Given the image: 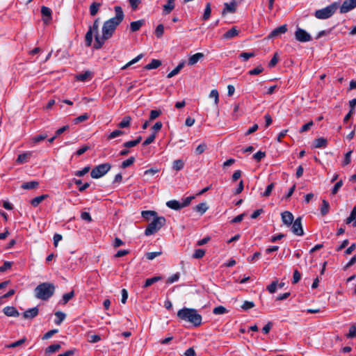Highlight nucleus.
<instances>
[{
    "mask_svg": "<svg viewBox=\"0 0 356 356\" xmlns=\"http://www.w3.org/2000/svg\"><path fill=\"white\" fill-rule=\"evenodd\" d=\"M161 112L157 110H152L149 113V121L154 120L161 115Z\"/></svg>",
    "mask_w": 356,
    "mask_h": 356,
    "instance_id": "obj_64",
    "label": "nucleus"
},
{
    "mask_svg": "<svg viewBox=\"0 0 356 356\" xmlns=\"http://www.w3.org/2000/svg\"><path fill=\"white\" fill-rule=\"evenodd\" d=\"M275 184L274 183H271L267 186L265 191L261 193V195L264 197H268L271 194L273 189L274 188Z\"/></svg>",
    "mask_w": 356,
    "mask_h": 356,
    "instance_id": "obj_45",
    "label": "nucleus"
},
{
    "mask_svg": "<svg viewBox=\"0 0 356 356\" xmlns=\"http://www.w3.org/2000/svg\"><path fill=\"white\" fill-rule=\"evenodd\" d=\"M102 6V2L98 1H93L89 8L90 10V14L91 16H95L97 13H98L99 8Z\"/></svg>",
    "mask_w": 356,
    "mask_h": 356,
    "instance_id": "obj_16",
    "label": "nucleus"
},
{
    "mask_svg": "<svg viewBox=\"0 0 356 356\" xmlns=\"http://www.w3.org/2000/svg\"><path fill=\"white\" fill-rule=\"evenodd\" d=\"M209 97L213 98L215 104H216V105L218 104V101H219V95H218V92L217 90H216V89L212 90L209 94Z\"/></svg>",
    "mask_w": 356,
    "mask_h": 356,
    "instance_id": "obj_53",
    "label": "nucleus"
},
{
    "mask_svg": "<svg viewBox=\"0 0 356 356\" xmlns=\"http://www.w3.org/2000/svg\"><path fill=\"white\" fill-rule=\"evenodd\" d=\"M155 138H156V134L155 133L152 134L150 136H149L145 140V141L143 143V145L146 146V145L151 144L152 143L154 142V140H155Z\"/></svg>",
    "mask_w": 356,
    "mask_h": 356,
    "instance_id": "obj_55",
    "label": "nucleus"
},
{
    "mask_svg": "<svg viewBox=\"0 0 356 356\" xmlns=\"http://www.w3.org/2000/svg\"><path fill=\"white\" fill-rule=\"evenodd\" d=\"M114 10L115 13V17L105 21L103 24L102 36H99V34L95 35L94 48L96 49L102 48L105 41L109 40L113 35L117 27L124 19V15L120 6H115Z\"/></svg>",
    "mask_w": 356,
    "mask_h": 356,
    "instance_id": "obj_1",
    "label": "nucleus"
},
{
    "mask_svg": "<svg viewBox=\"0 0 356 356\" xmlns=\"http://www.w3.org/2000/svg\"><path fill=\"white\" fill-rule=\"evenodd\" d=\"M207 147V146L205 143H202L196 147L195 153L197 154H201L206 150Z\"/></svg>",
    "mask_w": 356,
    "mask_h": 356,
    "instance_id": "obj_62",
    "label": "nucleus"
},
{
    "mask_svg": "<svg viewBox=\"0 0 356 356\" xmlns=\"http://www.w3.org/2000/svg\"><path fill=\"white\" fill-rule=\"evenodd\" d=\"M88 118L89 115L87 113H84L74 119L73 122L74 124H78L85 120H87Z\"/></svg>",
    "mask_w": 356,
    "mask_h": 356,
    "instance_id": "obj_50",
    "label": "nucleus"
},
{
    "mask_svg": "<svg viewBox=\"0 0 356 356\" xmlns=\"http://www.w3.org/2000/svg\"><path fill=\"white\" fill-rule=\"evenodd\" d=\"M175 8V2L168 0L167 3L163 6V13L169 14Z\"/></svg>",
    "mask_w": 356,
    "mask_h": 356,
    "instance_id": "obj_33",
    "label": "nucleus"
},
{
    "mask_svg": "<svg viewBox=\"0 0 356 356\" xmlns=\"http://www.w3.org/2000/svg\"><path fill=\"white\" fill-rule=\"evenodd\" d=\"M111 168L108 163H102L95 167L90 172V176L93 179H99L106 175Z\"/></svg>",
    "mask_w": 356,
    "mask_h": 356,
    "instance_id": "obj_6",
    "label": "nucleus"
},
{
    "mask_svg": "<svg viewBox=\"0 0 356 356\" xmlns=\"http://www.w3.org/2000/svg\"><path fill=\"white\" fill-rule=\"evenodd\" d=\"M239 33V31L236 28L232 27L231 29L228 30L223 34V38L225 39H231L236 36H237Z\"/></svg>",
    "mask_w": 356,
    "mask_h": 356,
    "instance_id": "obj_18",
    "label": "nucleus"
},
{
    "mask_svg": "<svg viewBox=\"0 0 356 356\" xmlns=\"http://www.w3.org/2000/svg\"><path fill=\"white\" fill-rule=\"evenodd\" d=\"M296 39L301 42H307L312 40L311 35L304 29L301 28H297L295 32Z\"/></svg>",
    "mask_w": 356,
    "mask_h": 356,
    "instance_id": "obj_8",
    "label": "nucleus"
},
{
    "mask_svg": "<svg viewBox=\"0 0 356 356\" xmlns=\"http://www.w3.org/2000/svg\"><path fill=\"white\" fill-rule=\"evenodd\" d=\"M254 56V54L253 52H243L239 55V58H242L245 61Z\"/></svg>",
    "mask_w": 356,
    "mask_h": 356,
    "instance_id": "obj_54",
    "label": "nucleus"
},
{
    "mask_svg": "<svg viewBox=\"0 0 356 356\" xmlns=\"http://www.w3.org/2000/svg\"><path fill=\"white\" fill-rule=\"evenodd\" d=\"M93 31L91 30V29H88L86 35H85V42L86 45L87 47H90L92 42V37H93Z\"/></svg>",
    "mask_w": 356,
    "mask_h": 356,
    "instance_id": "obj_26",
    "label": "nucleus"
},
{
    "mask_svg": "<svg viewBox=\"0 0 356 356\" xmlns=\"http://www.w3.org/2000/svg\"><path fill=\"white\" fill-rule=\"evenodd\" d=\"M265 156L266 153L264 152L259 151L253 155V159L257 161H260Z\"/></svg>",
    "mask_w": 356,
    "mask_h": 356,
    "instance_id": "obj_60",
    "label": "nucleus"
},
{
    "mask_svg": "<svg viewBox=\"0 0 356 356\" xmlns=\"http://www.w3.org/2000/svg\"><path fill=\"white\" fill-rule=\"evenodd\" d=\"M124 131H121V130H119V129H117V130H115L113 131H112L108 136H107V138L108 140H111V139H113L116 137H118V136H120L124 134Z\"/></svg>",
    "mask_w": 356,
    "mask_h": 356,
    "instance_id": "obj_43",
    "label": "nucleus"
},
{
    "mask_svg": "<svg viewBox=\"0 0 356 356\" xmlns=\"http://www.w3.org/2000/svg\"><path fill=\"white\" fill-rule=\"evenodd\" d=\"M39 312L38 308L37 307L29 309L28 310L25 311L22 316L24 318L26 319H32L35 318L36 316H38Z\"/></svg>",
    "mask_w": 356,
    "mask_h": 356,
    "instance_id": "obj_13",
    "label": "nucleus"
},
{
    "mask_svg": "<svg viewBox=\"0 0 356 356\" xmlns=\"http://www.w3.org/2000/svg\"><path fill=\"white\" fill-rule=\"evenodd\" d=\"M184 167V162L182 159H177L173 161L172 169L175 171H179Z\"/></svg>",
    "mask_w": 356,
    "mask_h": 356,
    "instance_id": "obj_27",
    "label": "nucleus"
},
{
    "mask_svg": "<svg viewBox=\"0 0 356 356\" xmlns=\"http://www.w3.org/2000/svg\"><path fill=\"white\" fill-rule=\"evenodd\" d=\"M356 219V206L352 209L350 216L346 219L345 222L346 224L354 222Z\"/></svg>",
    "mask_w": 356,
    "mask_h": 356,
    "instance_id": "obj_36",
    "label": "nucleus"
},
{
    "mask_svg": "<svg viewBox=\"0 0 356 356\" xmlns=\"http://www.w3.org/2000/svg\"><path fill=\"white\" fill-rule=\"evenodd\" d=\"M346 337L348 338H353L356 337V326L353 325L349 327V332L347 334Z\"/></svg>",
    "mask_w": 356,
    "mask_h": 356,
    "instance_id": "obj_59",
    "label": "nucleus"
},
{
    "mask_svg": "<svg viewBox=\"0 0 356 356\" xmlns=\"http://www.w3.org/2000/svg\"><path fill=\"white\" fill-rule=\"evenodd\" d=\"M282 220L285 225L289 226L293 222V216L290 211H284L282 213Z\"/></svg>",
    "mask_w": 356,
    "mask_h": 356,
    "instance_id": "obj_14",
    "label": "nucleus"
},
{
    "mask_svg": "<svg viewBox=\"0 0 356 356\" xmlns=\"http://www.w3.org/2000/svg\"><path fill=\"white\" fill-rule=\"evenodd\" d=\"M164 33V26L163 24H159L155 29V35L159 38H161Z\"/></svg>",
    "mask_w": 356,
    "mask_h": 356,
    "instance_id": "obj_46",
    "label": "nucleus"
},
{
    "mask_svg": "<svg viewBox=\"0 0 356 356\" xmlns=\"http://www.w3.org/2000/svg\"><path fill=\"white\" fill-rule=\"evenodd\" d=\"M141 215L143 218L147 220H149L152 217L156 218L157 213L154 211H142Z\"/></svg>",
    "mask_w": 356,
    "mask_h": 356,
    "instance_id": "obj_32",
    "label": "nucleus"
},
{
    "mask_svg": "<svg viewBox=\"0 0 356 356\" xmlns=\"http://www.w3.org/2000/svg\"><path fill=\"white\" fill-rule=\"evenodd\" d=\"M327 145V140L324 138H319L315 140L314 147L316 148L324 147Z\"/></svg>",
    "mask_w": 356,
    "mask_h": 356,
    "instance_id": "obj_35",
    "label": "nucleus"
},
{
    "mask_svg": "<svg viewBox=\"0 0 356 356\" xmlns=\"http://www.w3.org/2000/svg\"><path fill=\"white\" fill-rule=\"evenodd\" d=\"M41 13L42 15V20L45 24H48L51 19V10L47 6L41 7Z\"/></svg>",
    "mask_w": 356,
    "mask_h": 356,
    "instance_id": "obj_11",
    "label": "nucleus"
},
{
    "mask_svg": "<svg viewBox=\"0 0 356 356\" xmlns=\"http://www.w3.org/2000/svg\"><path fill=\"white\" fill-rule=\"evenodd\" d=\"M60 348L61 346L59 343L50 345L45 349V354L50 355L51 353H56L60 349Z\"/></svg>",
    "mask_w": 356,
    "mask_h": 356,
    "instance_id": "obj_22",
    "label": "nucleus"
},
{
    "mask_svg": "<svg viewBox=\"0 0 356 356\" xmlns=\"http://www.w3.org/2000/svg\"><path fill=\"white\" fill-rule=\"evenodd\" d=\"M30 156V153H24L18 155L17 162L19 163H24L27 162L28 157Z\"/></svg>",
    "mask_w": 356,
    "mask_h": 356,
    "instance_id": "obj_42",
    "label": "nucleus"
},
{
    "mask_svg": "<svg viewBox=\"0 0 356 356\" xmlns=\"http://www.w3.org/2000/svg\"><path fill=\"white\" fill-rule=\"evenodd\" d=\"M131 122V118L129 116H125L122 120L118 124V127L126 128L129 127Z\"/></svg>",
    "mask_w": 356,
    "mask_h": 356,
    "instance_id": "obj_38",
    "label": "nucleus"
},
{
    "mask_svg": "<svg viewBox=\"0 0 356 356\" xmlns=\"http://www.w3.org/2000/svg\"><path fill=\"white\" fill-rule=\"evenodd\" d=\"M227 312V309L223 306H218L213 309V313L216 315L223 314Z\"/></svg>",
    "mask_w": 356,
    "mask_h": 356,
    "instance_id": "obj_47",
    "label": "nucleus"
},
{
    "mask_svg": "<svg viewBox=\"0 0 356 356\" xmlns=\"http://www.w3.org/2000/svg\"><path fill=\"white\" fill-rule=\"evenodd\" d=\"M356 7V0H345L340 7L341 13H346Z\"/></svg>",
    "mask_w": 356,
    "mask_h": 356,
    "instance_id": "obj_10",
    "label": "nucleus"
},
{
    "mask_svg": "<svg viewBox=\"0 0 356 356\" xmlns=\"http://www.w3.org/2000/svg\"><path fill=\"white\" fill-rule=\"evenodd\" d=\"M342 186H343V181L342 180H339V181H337L334 184V187H333V188L332 190V192H331L332 194V195H335L339 191V190L341 188V187Z\"/></svg>",
    "mask_w": 356,
    "mask_h": 356,
    "instance_id": "obj_57",
    "label": "nucleus"
},
{
    "mask_svg": "<svg viewBox=\"0 0 356 356\" xmlns=\"http://www.w3.org/2000/svg\"><path fill=\"white\" fill-rule=\"evenodd\" d=\"M55 316H56V319L54 320V323L55 324L59 325L63 321L64 319L65 318V314L63 313V312H56L55 313Z\"/></svg>",
    "mask_w": 356,
    "mask_h": 356,
    "instance_id": "obj_28",
    "label": "nucleus"
},
{
    "mask_svg": "<svg viewBox=\"0 0 356 356\" xmlns=\"http://www.w3.org/2000/svg\"><path fill=\"white\" fill-rule=\"evenodd\" d=\"M277 286V282L274 281L267 286V290L269 291V293H273L276 291Z\"/></svg>",
    "mask_w": 356,
    "mask_h": 356,
    "instance_id": "obj_61",
    "label": "nucleus"
},
{
    "mask_svg": "<svg viewBox=\"0 0 356 356\" xmlns=\"http://www.w3.org/2000/svg\"><path fill=\"white\" fill-rule=\"evenodd\" d=\"M161 254H162L161 251L151 252H147L145 256L148 260H153L154 258H156L158 256H160Z\"/></svg>",
    "mask_w": 356,
    "mask_h": 356,
    "instance_id": "obj_52",
    "label": "nucleus"
},
{
    "mask_svg": "<svg viewBox=\"0 0 356 356\" xmlns=\"http://www.w3.org/2000/svg\"><path fill=\"white\" fill-rule=\"evenodd\" d=\"M74 296V291H71L69 293H65L62 297V304L65 305L67 302L71 300Z\"/></svg>",
    "mask_w": 356,
    "mask_h": 356,
    "instance_id": "obj_39",
    "label": "nucleus"
},
{
    "mask_svg": "<svg viewBox=\"0 0 356 356\" xmlns=\"http://www.w3.org/2000/svg\"><path fill=\"white\" fill-rule=\"evenodd\" d=\"M162 280V277L161 276H155L151 278H148L145 280V284L143 285V288H147L151 286L152 284Z\"/></svg>",
    "mask_w": 356,
    "mask_h": 356,
    "instance_id": "obj_25",
    "label": "nucleus"
},
{
    "mask_svg": "<svg viewBox=\"0 0 356 356\" xmlns=\"http://www.w3.org/2000/svg\"><path fill=\"white\" fill-rule=\"evenodd\" d=\"M134 161H135L134 157L131 156V157L129 158L128 159L122 161V163L121 164V167L122 168H127V167L132 165L134 163Z\"/></svg>",
    "mask_w": 356,
    "mask_h": 356,
    "instance_id": "obj_49",
    "label": "nucleus"
},
{
    "mask_svg": "<svg viewBox=\"0 0 356 356\" xmlns=\"http://www.w3.org/2000/svg\"><path fill=\"white\" fill-rule=\"evenodd\" d=\"M141 140H142V137L138 136L136 140L125 142L123 144V146L127 148L135 147L140 143Z\"/></svg>",
    "mask_w": 356,
    "mask_h": 356,
    "instance_id": "obj_31",
    "label": "nucleus"
},
{
    "mask_svg": "<svg viewBox=\"0 0 356 356\" xmlns=\"http://www.w3.org/2000/svg\"><path fill=\"white\" fill-rule=\"evenodd\" d=\"M204 54L202 53H196L191 56L188 58V65H193L197 63L200 59L204 58Z\"/></svg>",
    "mask_w": 356,
    "mask_h": 356,
    "instance_id": "obj_19",
    "label": "nucleus"
},
{
    "mask_svg": "<svg viewBox=\"0 0 356 356\" xmlns=\"http://www.w3.org/2000/svg\"><path fill=\"white\" fill-rule=\"evenodd\" d=\"M287 31V29H286V25H282V26H280L277 28H276L275 29H274L270 34V37L271 38H273V37H276L280 34H283V33H285Z\"/></svg>",
    "mask_w": 356,
    "mask_h": 356,
    "instance_id": "obj_20",
    "label": "nucleus"
},
{
    "mask_svg": "<svg viewBox=\"0 0 356 356\" xmlns=\"http://www.w3.org/2000/svg\"><path fill=\"white\" fill-rule=\"evenodd\" d=\"M264 71V68L261 65H259L257 67L250 70L248 74L250 75H257L261 73Z\"/></svg>",
    "mask_w": 356,
    "mask_h": 356,
    "instance_id": "obj_48",
    "label": "nucleus"
},
{
    "mask_svg": "<svg viewBox=\"0 0 356 356\" xmlns=\"http://www.w3.org/2000/svg\"><path fill=\"white\" fill-rule=\"evenodd\" d=\"M352 152H353L352 150H350L345 154L344 159L342 163L343 166L347 165L350 163V156H351Z\"/></svg>",
    "mask_w": 356,
    "mask_h": 356,
    "instance_id": "obj_58",
    "label": "nucleus"
},
{
    "mask_svg": "<svg viewBox=\"0 0 356 356\" xmlns=\"http://www.w3.org/2000/svg\"><path fill=\"white\" fill-rule=\"evenodd\" d=\"M165 221L163 216L154 218L145 229V234L150 236L155 234L165 224Z\"/></svg>",
    "mask_w": 356,
    "mask_h": 356,
    "instance_id": "obj_4",
    "label": "nucleus"
},
{
    "mask_svg": "<svg viewBox=\"0 0 356 356\" xmlns=\"http://www.w3.org/2000/svg\"><path fill=\"white\" fill-rule=\"evenodd\" d=\"M211 3H207L204 11V15L202 17L203 20H207L211 16Z\"/></svg>",
    "mask_w": 356,
    "mask_h": 356,
    "instance_id": "obj_40",
    "label": "nucleus"
},
{
    "mask_svg": "<svg viewBox=\"0 0 356 356\" xmlns=\"http://www.w3.org/2000/svg\"><path fill=\"white\" fill-rule=\"evenodd\" d=\"M254 307V303L251 301H244L243 303L241 308L244 310H248Z\"/></svg>",
    "mask_w": 356,
    "mask_h": 356,
    "instance_id": "obj_63",
    "label": "nucleus"
},
{
    "mask_svg": "<svg viewBox=\"0 0 356 356\" xmlns=\"http://www.w3.org/2000/svg\"><path fill=\"white\" fill-rule=\"evenodd\" d=\"M143 57V54H139L138 56H137L136 58H134V59H132L131 60H130L129 62H128L126 65H124L122 67V70H125L127 69V67H129V66L136 63L137 62H138Z\"/></svg>",
    "mask_w": 356,
    "mask_h": 356,
    "instance_id": "obj_37",
    "label": "nucleus"
},
{
    "mask_svg": "<svg viewBox=\"0 0 356 356\" xmlns=\"http://www.w3.org/2000/svg\"><path fill=\"white\" fill-rule=\"evenodd\" d=\"M90 166H86L82 170L76 171L74 175L77 177H83L90 171Z\"/></svg>",
    "mask_w": 356,
    "mask_h": 356,
    "instance_id": "obj_51",
    "label": "nucleus"
},
{
    "mask_svg": "<svg viewBox=\"0 0 356 356\" xmlns=\"http://www.w3.org/2000/svg\"><path fill=\"white\" fill-rule=\"evenodd\" d=\"M204 254L205 250L203 249H197L195 250L192 257L193 259H201L204 256Z\"/></svg>",
    "mask_w": 356,
    "mask_h": 356,
    "instance_id": "obj_44",
    "label": "nucleus"
},
{
    "mask_svg": "<svg viewBox=\"0 0 356 356\" xmlns=\"http://www.w3.org/2000/svg\"><path fill=\"white\" fill-rule=\"evenodd\" d=\"M58 332V330L56 329H54V330H51L49 331H48L47 332H46L43 337H42V339L43 340H46V339H50L54 334H56L57 332Z\"/></svg>",
    "mask_w": 356,
    "mask_h": 356,
    "instance_id": "obj_56",
    "label": "nucleus"
},
{
    "mask_svg": "<svg viewBox=\"0 0 356 356\" xmlns=\"http://www.w3.org/2000/svg\"><path fill=\"white\" fill-rule=\"evenodd\" d=\"M3 313L7 316L17 317L19 316V312L14 307L7 306L3 309Z\"/></svg>",
    "mask_w": 356,
    "mask_h": 356,
    "instance_id": "obj_15",
    "label": "nucleus"
},
{
    "mask_svg": "<svg viewBox=\"0 0 356 356\" xmlns=\"http://www.w3.org/2000/svg\"><path fill=\"white\" fill-rule=\"evenodd\" d=\"M161 65V62L159 60L157 59H152V61L145 66V69L146 70H153L156 69Z\"/></svg>",
    "mask_w": 356,
    "mask_h": 356,
    "instance_id": "obj_24",
    "label": "nucleus"
},
{
    "mask_svg": "<svg viewBox=\"0 0 356 356\" xmlns=\"http://www.w3.org/2000/svg\"><path fill=\"white\" fill-rule=\"evenodd\" d=\"M25 341H26V338L24 337V338L17 341L11 343H10L8 345H6L5 347L7 348H13L17 347V346L23 344L25 342Z\"/></svg>",
    "mask_w": 356,
    "mask_h": 356,
    "instance_id": "obj_41",
    "label": "nucleus"
},
{
    "mask_svg": "<svg viewBox=\"0 0 356 356\" xmlns=\"http://www.w3.org/2000/svg\"><path fill=\"white\" fill-rule=\"evenodd\" d=\"M207 209L208 207L205 202L200 203L194 207V211L200 213V214L204 213Z\"/></svg>",
    "mask_w": 356,
    "mask_h": 356,
    "instance_id": "obj_29",
    "label": "nucleus"
},
{
    "mask_svg": "<svg viewBox=\"0 0 356 356\" xmlns=\"http://www.w3.org/2000/svg\"><path fill=\"white\" fill-rule=\"evenodd\" d=\"M236 10V3L234 0H233L230 3H224V9L222 10V14L226 15L228 13H234Z\"/></svg>",
    "mask_w": 356,
    "mask_h": 356,
    "instance_id": "obj_12",
    "label": "nucleus"
},
{
    "mask_svg": "<svg viewBox=\"0 0 356 356\" xmlns=\"http://www.w3.org/2000/svg\"><path fill=\"white\" fill-rule=\"evenodd\" d=\"M145 24L144 19H140L130 23V30L131 32H136L138 31L142 26Z\"/></svg>",
    "mask_w": 356,
    "mask_h": 356,
    "instance_id": "obj_17",
    "label": "nucleus"
},
{
    "mask_svg": "<svg viewBox=\"0 0 356 356\" xmlns=\"http://www.w3.org/2000/svg\"><path fill=\"white\" fill-rule=\"evenodd\" d=\"M75 78L78 81H86L88 79H91V72L90 71H86L84 73L77 74Z\"/></svg>",
    "mask_w": 356,
    "mask_h": 356,
    "instance_id": "obj_30",
    "label": "nucleus"
},
{
    "mask_svg": "<svg viewBox=\"0 0 356 356\" xmlns=\"http://www.w3.org/2000/svg\"><path fill=\"white\" fill-rule=\"evenodd\" d=\"M48 195L44 194L38 197H34L30 202L31 204L33 207H37L43 200L48 197Z\"/></svg>",
    "mask_w": 356,
    "mask_h": 356,
    "instance_id": "obj_21",
    "label": "nucleus"
},
{
    "mask_svg": "<svg viewBox=\"0 0 356 356\" xmlns=\"http://www.w3.org/2000/svg\"><path fill=\"white\" fill-rule=\"evenodd\" d=\"M193 198V196H189L184 199H182L181 201H177L175 200H170L166 202V205L171 209L179 210L182 208L188 206Z\"/></svg>",
    "mask_w": 356,
    "mask_h": 356,
    "instance_id": "obj_7",
    "label": "nucleus"
},
{
    "mask_svg": "<svg viewBox=\"0 0 356 356\" xmlns=\"http://www.w3.org/2000/svg\"><path fill=\"white\" fill-rule=\"evenodd\" d=\"M177 316L181 320L189 322L195 327L200 325L202 323V316L195 309L184 307L179 309L177 312Z\"/></svg>",
    "mask_w": 356,
    "mask_h": 356,
    "instance_id": "obj_2",
    "label": "nucleus"
},
{
    "mask_svg": "<svg viewBox=\"0 0 356 356\" xmlns=\"http://www.w3.org/2000/svg\"><path fill=\"white\" fill-rule=\"evenodd\" d=\"M55 286L49 282L40 284L35 289V296L42 300H49L54 293Z\"/></svg>",
    "mask_w": 356,
    "mask_h": 356,
    "instance_id": "obj_3",
    "label": "nucleus"
},
{
    "mask_svg": "<svg viewBox=\"0 0 356 356\" xmlns=\"http://www.w3.org/2000/svg\"><path fill=\"white\" fill-rule=\"evenodd\" d=\"M39 186V182L37 181H31L25 182L22 185V188L25 190H31L37 188Z\"/></svg>",
    "mask_w": 356,
    "mask_h": 356,
    "instance_id": "obj_23",
    "label": "nucleus"
},
{
    "mask_svg": "<svg viewBox=\"0 0 356 356\" xmlns=\"http://www.w3.org/2000/svg\"><path fill=\"white\" fill-rule=\"evenodd\" d=\"M330 204L327 201L323 200L321 206V213L322 216H325L329 212Z\"/></svg>",
    "mask_w": 356,
    "mask_h": 356,
    "instance_id": "obj_34",
    "label": "nucleus"
},
{
    "mask_svg": "<svg viewBox=\"0 0 356 356\" xmlns=\"http://www.w3.org/2000/svg\"><path fill=\"white\" fill-rule=\"evenodd\" d=\"M339 8L338 3H333L328 6L323 8L320 10H317L315 12V17L318 19H325L330 17Z\"/></svg>",
    "mask_w": 356,
    "mask_h": 356,
    "instance_id": "obj_5",
    "label": "nucleus"
},
{
    "mask_svg": "<svg viewBox=\"0 0 356 356\" xmlns=\"http://www.w3.org/2000/svg\"><path fill=\"white\" fill-rule=\"evenodd\" d=\"M291 231L297 236H302L304 234L302 226V218L301 217L297 218L293 222H292Z\"/></svg>",
    "mask_w": 356,
    "mask_h": 356,
    "instance_id": "obj_9",
    "label": "nucleus"
}]
</instances>
